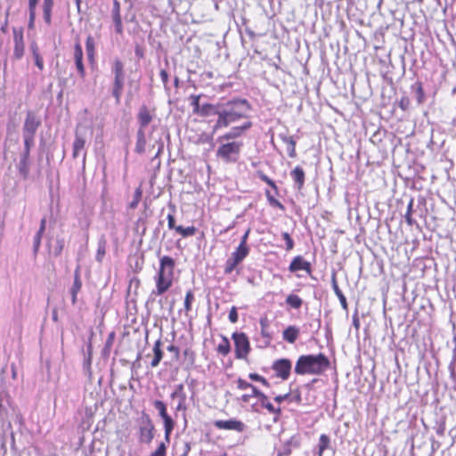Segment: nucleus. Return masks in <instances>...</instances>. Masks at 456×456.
I'll return each instance as SVG.
<instances>
[{"label":"nucleus","mask_w":456,"mask_h":456,"mask_svg":"<svg viewBox=\"0 0 456 456\" xmlns=\"http://www.w3.org/2000/svg\"><path fill=\"white\" fill-rule=\"evenodd\" d=\"M249 111V104L246 100H234L221 104L217 111V120L213 132L228 127L238 120L246 118Z\"/></svg>","instance_id":"nucleus-1"},{"label":"nucleus","mask_w":456,"mask_h":456,"mask_svg":"<svg viewBox=\"0 0 456 456\" xmlns=\"http://www.w3.org/2000/svg\"><path fill=\"white\" fill-rule=\"evenodd\" d=\"M329 365L330 361L323 354H306L298 357L294 370L298 375H319Z\"/></svg>","instance_id":"nucleus-2"},{"label":"nucleus","mask_w":456,"mask_h":456,"mask_svg":"<svg viewBox=\"0 0 456 456\" xmlns=\"http://www.w3.org/2000/svg\"><path fill=\"white\" fill-rule=\"evenodd\" d=\"M174 268L175 261L172 257L164 256L160 258L159 270L155 278L157 295H162L172 286Z\"/></svg>","instance_id":"nucleus-3"},{"label":"nucleus","mask_w":456,"mask_h":456,"mask_svg":"<svg viewBox=\"0 0 456 456\" xmlns=\"http://www.w3.org/2000/svg\"><path fill=\"white\" fill-rule=\"evenodd\" d=\"M242 146L241 142H222L216 151V157L226 163H234L239 159Z\"/></svg>","instance_id":"nucleus-4"},{"label":"nucleus","mask_w":456,"mask_h":456,"mask_svg":"<svg viewBox=\"0 0 456 456\" xmlns=\"http://www.w3.org/2000/svg\"><path fill=\"white\" fill-rule=\"evenodd\" d=\"M41 124L40 119L31 111L27 113L23 128H22V136L24 140V145L27 146H34L35 145V136L37 128Z\"/></svg>","instance_id":"nucleus-5"},{"label":"nucleus","mask_w":456,"mask_h":456,"mask_svg":"<svg viewBox=\"0 0 456 456\" xmlns=\"http://www.w3.org/2000/svg\"><path fill=\"white\" fill-rule=\"evenodd\" d=\"M153 405L155 409L158 410L159 416L163 419L165 429V440L168 444L170 441V435L175 427V421L167 414L166 404L162 401L156 400L154 401Z\"/></svg>","instance_id":"nucleus-6"},{"label":"nucleus","mask_w":456,"mask_h":456,"mask_svg":"<svg viewBox=\"0 0 456 456\" xmlns=\"http://www.w3.org/2000/svg\"><path fill=\"white\" fill-rule=\"evenodd\" d=\"M232 338L235 344V354L239 359H245L249 353L250 346L248 337L244 333H234Z\"/></svg>","instance_id":"nucleus-7"},{"label":"nucleus","mask_w":456,"mask_h":456,"mask_svg":"<svg viewBox=\"0 0 456 456\" xmlns=\"http://www.w3.org/2000/svg\"><path fill=\"white\" fill-rule=\"evenodd\" d=\"M154 426L148 416L142 418L139 428V439L142 443L150 444L153 439Z\"/></svg>","instance_id":"nucleus-8"},{"label":"nucleus","mask_w":456,"mask_h":456,"mask_svg":"<svg viewBox=\"0 0 456 456\" xmlns=\"http://www.w3.org/2000/svg\"><path fill=\"white\" fill-rule=\"evenodd\" d=\"M272 368L278 378L287 380L291 372L292 363L289 359H279L273 363Z\"/></svg>","instance_id":"nucleus-9"},{"label":"nucleus","mask_w":456,"mask_h":456,"mask_svg":"<svg viewBox=\"0 0 456 456\" xmlns=\"http://www.w3.org/2000/svg\"><path fill=\"white\" fill-rule=\"evenodd\" d=\"M12 34L14 41L13 58L15 60H20L23 57L25 50L23 29L14 28Z\"/></svg>","instance_id":"nucleus-10"},{"label":"nucleus","mask_w":456,"mask_h":456,"mask_svg":"<svg viewBox=\"0 0 456 456\" xmlns=\"http://www.w3.org/2000/svg\"><path fill=\"white\" fill-rule=\"evenodd\" d=\"M32 147L33 146L24 145L20 160L17 164L19 173L23 178H27L29 173V154Z\"/></svg>","instance_id":"nucleus-11"},{"label":"nucleus","mask_w":456,"mask_h":456,"mask_svg":"<svg viewBox=\"0 0 456 456\" xmlns=\"http://www.w3.org/2000/svg\"><path fill=\"white\" fill-rule=\"evenodd\" d=\"M214 426L218 429L234 430L238 432H243L245 429V424L237 419L216 420Z\"/></svg>","instance_id":"nucleus-12"},{"label":"nucleus","mask_w":456,"mask_h":456,"mask_svg":"<svg viewBox=\"0 0 456 456\" xmlns=\"http://www.w3.org/2000/svg\"><path fill=\"white\" fill-rule=\"evenodd\" d=\"M252 123L250 121L244 122L241 126L232 127L229 132L218 137L219 142L235 139L240 137L246 130L250 128Z\"/></svg>","instance_id":"nucleus-13"},{"label":"nucleus","mask_w":456,"mask_h":456,"mask_svg":"<svg viewBox=\"0 0 456 456\" xmlns=\"http://www.w3.org/2000/svg\"><path fill=\"white\" fill-rule=\"evenodd\" d=\"M86 145V138L85 135L79 131V129L76 130L75 140L73 142V151L72 157L77 159L80 156L82 151L85 149Z\"/></svg>","instance_id":"nucleus-14"},{"label":"nucleus","mask_w":456,"mask_h":456,"mask_svg":"<svg viewBox=\"0 0 456 456\" xmlns=\"http://www.w3.org/2000/svg\"><path fill=\"white\" fill-rule=\"evenodd\" d=\"M289 270L291 273H295L297 271L304 270L307 273H311V265L309 262L304 260L301 256H296L289 266Z\"/></svg>","instance_id":"nucleus-15"},{"label":"nucleus","mask_w":456,"mask_h":456,"mask_svg":"<svg viewBox=\"0 0 456 456\" xmlns=\"http://www.w3.org/2000/svg\"><path fill=\"white\" fill-rule=\"evenodd\" d=\"M9 404V395L5 387L4 379L0 376V415L6 411V405Z\"/></svg>","instance_id":"nucleus-16"},{"label":"nucleus","mask_w":456,"mask_h":456,"mask_svg":"<svg viewBox=\"0 0 456 456\" xmlns=\"http://www.w3.org/2000/svg\"><path fill=\"white\" fill-rule=\"evenodd\" d=\"M152 120V115L146 106H142L139 110L138 113V122L140 124L139 129H143L151 123Z\"/></svg>","instance_id":"nucleus-17"},{"label":"nucleus","mask_w":456,"mask_h":456,"mask_svg":"<svg viewBox=\"0 0 456 456\" xmlns=\"http://www.w3.org/2000/svg\"><path fill=\"white\" fill-rule=\"evenodd\" d=\"M290 175L296 183V186L300 190L305 183V172L302 167H296L290 173Z\"/></svg>","instance_id":"nucleus-18"},{"label":"nucleus","mask_w":456,"mask_h":456,"mask_svg":"<svg viewBox=\"0 0 456 456\" xmlns=\"http://www.w3.org/2000/svg\"><path fill=\"white\" fill-rule=\"evenodd\" d=\"M299 335V329L296 326H289L282 334L283 339L293 344Z\"/></svg>","instance_id":"nucleus-19"},{"label":"nucleus","mask_w":456,"mask_h":456,"mask_svg":"<svg viewBox=\"0 0 456 456\" xmlns=\"http://www.w3.org/2000/svg\"><path fill=\"white\" fill-rule=\"evenodd\" d=\"M124 85V76H115L114 86L112 94L115 97L117 102H119Z\"/></svg>","instance_id":"nucleus-20"},{"label":"nucleus","mask_w":456,"mask_h":456,"mask_svg":"<svg viewBox=\"0 0 456 456\" xmlns=\"http://www.w3.org/2000/svg\"><path fill=\"white\" fill-rule=\"evenodd\" d=\"M221 104L213 105L210 103L202 104L198 115L201 117H208L210 115H217Z\"/></svg>","instance_id":"nucleus-21"},{"label":"nucleus","mask_w":456,"mask_h":456,"mask_svg":"<svg viewBox=\"0 0 456 456\" xmlns=\"http://www.w3.org/2000/svg\"><path fill=\"white\" fill-rule=\"evenodd\" d=\"M136 137L135 151L139 154H142L145 152L146 147L145 131L143 129H138Z\"/></svg>","instance_id":"nucleus-22"},{"label":"nucleus","mask_w":456,"mask_h":456,"mask_svg":"<svg viewBox=\"0 0 456 456\" xmlns=\"http://www.w3.org/2000/svg\"><path fill=\"white\" fill-rule=\"evenodd\" d=\"M153 353H154V357L151 362V366L152 368H155L159 364V362L163 357V352L161 350V341L159 339L157 340L154 344Z\"/></svg>","instance_id":"nucleus-23"},{"label":"nucleus","mask_w":456,"mask_h":456,"mask_svg":"<svg viewBox=\"0 0 456 456\" xmlns=\"http://www.w3.org/2000/svg\"><path fill=\"white\" fill-rule=\"evenodd\" d=\"M254 395L258 398L262 406L268 410L269 412H275L273 405L268 401L267 396L260 392L257 388H254Z\"/></svg>","instance_id":"nucleus-24"},{"label":"nucleus","mask_w":456,"mask_h":456,"mask_svg":"<svg viewBox=\"0 0 456 456\" xmlns=\"http://www.w3.org/2000/svg\"><path fill=\"white\" fill-rule=\"evenodd\" d=\"M332 288H333V290H334L336 296L339 299L341 306L343 307V309L346 310L347 309V303H346V297L344 296V294L342 293V291L338 288V285L337 283L335 276H333V278H332Z\"/></svg>","instance_id":"nucleus-25"},{"label":"nucleus","mask_w":456,"mask_h":456,"mask_svg":"<svg viewBox=\"0 0 456 456\" xmlns=\"http://www.w3.org/2000/svg\"><path fill=\"white\" fill-rule=\"evenodd\" d=\"M248 252L249 248L248 246L239 245L232 254V256L240 263L248 255Z\"/></svg>","instance_id":"nucleus-26"},{"label":"nucleus","mask_w":456,"mask_h":456,"mask_svg":"<svg viewBox=\"0 0 456 456\" xmlns=\"http://www.w3.org/2000/svg\"><path fill=\"white\" fill-rule=\"evenodd\" d=\"M53 6V0H44V20L46 23L51 22V12Z\"/></svg>","instance_id":"nucleus-27"},{"label":"nucleus","mask_w":456,"mask_h":456,"mask_svg":"<svg viewBox=\"0 0 456 456\" xmlns=\"http://www.w3.org/2000/svg\"><path fill=\"white\" fill-rule=\"evenodd\" d=\"M283 142L287 144V151L289 157L294 158L296 156V142L291 136H283Z\"/></svg>","instance_id":"nucleus-28"},{"label":"nucleus","mask_w":456,"mask_h":456,"mask_svg":"<svg viewBox=\"0 0 456 456\" xmlns=\"http://www.w3.org/2000/svg\"><path fill=\"white\" fill-rule=\"evenodd\" d=\"M286 303L294 309H298L303 304V300L295 294H289L286 298Z\"/></svg>","instance_id":"nucleus-29"},{"label":"nucleus","mask_w":456,"mask_h":456,"mask_svg":"<svg viewBox=\"0 0 456 456\" xmlns=\"http://www.w3.org/2000/svg\"><path fill=\"white\" fill-rule=\"evenodd\" d=\"M330 444V439L327 435H321L319 439V456H322L323 452L329 448Z\"/></svg>","instance_id":"nucleus-30"},{"label":"nucleus","mask_w":456,"mask_h":456,"mask_svg":"<svg viewBox=\"0 0 456 456\" xmlns=\"http://www.w3.org/2000/svg\"><path fill=\"white\" fill-rule=\"evenodd\" d=\"M196 231L197 230L194 226L184 228L181 225H178L177 228H175V232L184 238L193 236L196 233Z\"/></svg>","instance_id":"nucleus-31"},{"label":"nucleus","mask_w":456,"mask_h":456,"mask_svg":"<svg viewBox=\"0 0 456 456\" xmlns=\"http://www.w3.org/2000/svg\"><path fill=\"white\" fill-rule=\"evenodd\" d=\"M86 45V53H87L88 59L90 61H92L94 59V38L91 36L87 37Z\"/></svg>","instance_id":"nucleus-32"},{"label":"nucleus","mask_w":456,"mask_h":456,"mask_svg":"<svg viewBox=\"0 0 456 456\" xmlns=\"http://www.w3.org/2000/svg\"><path fill=\"white\" fill-rule=\"evenodd\" d=\"M64 247V240L62 238H58L56 240V242L53 246L51 247V251L55 256H58L61 255L62 249Z\"/></svg>","instance_id":"nucleus-33"},{"label":"nucleus","mask_w":456,"mask_h":456,"mask_svg":"<svg viewBox=\"0 0 456 456\" xmlns=\"http://www.w3.org/2000/svg\"><path fill=\"white\" fill-rule=\"evenodd\" d=\"M81 287H82V282L80 281L79 272L77 270L75 272L74 282L70 289V294H77L80 291Z\"/></svg>","instance_id":"nucleus-34"},{"label":"nucleus","mask_w":456,"mask_h":456,"mask_svg":"<svg viewBox=\"0 0 456 456\" xmlns=\"http://www.w3.org/2000/svg\"><path fill=\"white\" fill-rule=\"evenodd\" d=\"M105 252H106V240L102 239L98 243V248H97V253H96V260L98 262H102V260L105 255Z\"/></svg>","instance_id":"nucleus-35"},{"label":"nucleus","mask_w":456,"mask_h":456,"mask_svg":"<svg viewBox=\"0 0 456 456\" xmlns=\"http://www.w3.org/2000/svg\"><path fill=\"white\" fill-rule=\"evenodd\" d=\"M239 264H240V262L231 256V257H229L225 263V266H224L225 273H231Z\"/></svg>","instance_id":"nucleus-36"},{"label":"nucleus","mask_w":456,"mask_h":456,"mask_svg":"<svg viewBox=\"0 0 456 456\" xmlns=\"http://www.w3.org/2000/svg\"><path fill=\"white\" fill-rule=\"evenodd\" d=\"M178 397L179 399H181V401L183 400H186V395L183 391V384H179L175 387V391L171 394V398H176Z\"/></svg>","instance_id":"nucleus-37"},{"label":"nucleus","mask_w":456,"mask_h":456,"mask_svg":"<svg viewBox=\"0 0 456 456\" xmlns=\"http://www.w3.org/2000/svg\"><path fill=\"white\" fill-rule=\"evenodd\" d=\"M217 352L223 355H226L230 352V344L227 338H224L217 346Z\"/></svg>","instance_id":"nucleus-38"},{"label":"nucleus","mask_w":456,"mask_h":456,"mask_svg":"<svg viewBox=\"0 0 456 456\" xmlns=\"http://www.w3.org/2000/svg\"><path fill=\"white\" fill-rule=\"evenodd\" d=\"M194 300V295L191 290H188L185 295L184 298V308L185 311L188 313L191 310V304Z\"/></svg>","instance_id":"nucleus-39"},{"label":"nucleus","mask_w":456,"mask_h":456,"mask_svg":"<svg viewBox=\"0 0 456 456\" xmlns=\"http://www.w3.org/2000/svg\"><path fill=\"white\" fill-rule=\"evenodd\" d=\"M237 387L240 390H247V389H250L252 391V395H254V388H256L255 386L251 385L250 383L241 379H239L238 381H237Z\"/></svg>","instance_id":"nucleus-40"},{"label":"nucleus","mask_w":456,"mask_h":456,"mask_svg":"<svg viewBox=\"0 0 456 456\" xmlns=\"http://www.w3.org/2000/svg\"><path fill=\"white\" fill-rule=\"evenodd\" d=\"M141 198H142V190L140 188H137L134 191V200L130 203V208L133 209L136 208L139 204V201L141 200Z\"/></svg>","instance_id":"nucleus-41"},{"label":"nucleus","mask_w":456,"mask_h":456,"mask_svg":"<svg viewBox=\"0 0 456 456\" xmlns=\"http://www.w3.org/2000/svg\"><path fill=\"white\" fill-rule=\"evenodd\" d=\"M200 95H191V106L193 107V113L198 114L201 105L200 104Z\"/></svg>","instance_id":"nucleus-42"},{"label":"nucleus","mask_w":456,"mask_h":456,"mask_svg":"<svg viewBox=\"0 0 456 456\" xmlns=\"http://www.w3.org/2000/svg\"><path fill=\"white\" fill-rule=\"evenodd\" d=\"M123 68V63L119 60H116L113 63L115 76H124Z\"/></svg>","instance_id":"nucleus-43"},{"label":"nucleus","mask_w":456,"mask_h":456,"mask_svg":"<svg viewBox=\"0 0 456 456\" xmlns=\"http://www.w3.org/2000/svg\"><path fill=\"white\" fill-rule=\"evenodd\" d=\"M248 378L251 379V380H254V381H257V382H260L262 383L264 386L265 387H269V382L266 380V379H265L264 377L260 376L259 374H256V373H250L248 375Z\"/></svg>","instance_id":"nucleus-44"},{"label":"nucleus","mask_w":456,"mask_h":456,"mask_svg":"<svg viewBox=\"0 0 456 456\" xmlns=\"http://www.w3.org/2000/svg\"><path fill=\"white\" fill-rule=\"evenodd\" d=\"M167 446L165 443H161L157 450L151 456H166Z\"/></svg>","instance_id":"nucleus-45"},{"label":"nucleus","mask_w":456,"mask_h":456,"mask_svg":"<svg viewBox=\"0 0 456 456\" xmlns=\"http://www.w3.org/2000/svg\"><path fill=\"white\" fill-rule=\"evenodd\" d=\"M282 237H283L284 240L286 241V249L288 251L291 250L294 248L293 240L291 239V237L289 236V234L288 232H283Z\"/></svg>","instance_id":"nucleus-46"},{"label":"nucleus","mask_w":456,"mask_h":456,"mask_svg":"<svg viewBox=\"0 0 456 456\" xmlns=\"http://www.w3.org/2000/svg\"><path fill=\"white\" fill-rule=\"evenodd\" d=\"M266 196L271 206L278 208L280 209L284 208L283 205L279 200H275L273 196H271L268 191L266 192Z\"/></svg>","instance_id":"nucleus-47"},{"label":"nucleus","mask_w":456,"mask_h":456,"mask_svg":"<svg viewBox=\"0 0 456 456\" xmlns=\"http://www.w3.org/2000/svg\"><path fill=\"white\" fill-rule=\"evenodd\" d=\"M74 59L75 61L83 59V50L80 44H76L74 48Z\"/></svg>","instance_id":"nucleus-48"},{"label":"nucleus","mask_w":456,"mask_h":456,"mask_svg":"<svg viewBox=\"0 0 456 456\" xmlns=\"http://www.w3.org/2000/svg\"><path fill=\"white\" fill-rule=\"evenodd\" d=\"M113 21L115 23V28H116V31L118 33H121L122 32V21H121V17L120 15H115L113 17Z\"/></svg>","instance_id":"nucleus-49"},{"label":"nucleus","mask_w":456,"mask_h":456,"mask_svg":"<svg viewBox=\"0 0 456 456\" xmlns=\"http://www.w3.org/2000/svg\"><path fill=\"white\" fill-rule=\"evenodd\" d=\"M167 225L170 230H175L178 225H175V216L173 213L167 215Z\"/></svg>","instance_id":"nucleus-50"},{"label":"nucleus","mask_w":456,"mask_h":456,"mask_svg":"<svg viewBox=\"0 0 456 456\" xmlns=\"http://www.w3.org/2000/svg\"><path fill=\"white\" fill-rule=\"evenodd\" d=\"M411 210H412V201H411L407 208V213L405 214V220L409 225L412 224V218H411Z\"/></svg>","instance_id":"nucleus-51"},{"label":"nucleus","mask_w":456,"mask_h":456,"mask_svg":"<svg viewBox=\"0 0 456 456\" xmlns=\"http://www.w3.org/2000/svg\"><path fill=\"white\" fill-rule=\"evenodd\" d=\"M229 320L231 322L235 323L238 321L237 308L232 306L229 313Z\"/></svg>","instance_id":"nucleus-52"},{"label":"nucleus","mask_w":456,"mask_h":456,"mask_svg":"<svg viewBox=\"0 0 456 456\" xmlns=\"http://www.w3.org/2000/svg\"><path fill=\"white\" fill-rule=\"evenodd\" d=\"M42 235H43V233H40V232H37V234L34 237V251L35 252H37V250L39 248V246H40V243H41Z\"/></svg>","instance_id":"nucleus-53"},{"label":"nucleus","mask_w":456,"mask_h":456,"mask_svg":"<svg viewBox=\"0 0 456 456\" xmlns=\"http://www.w3.org/2000/svg\"><path fill=\"white\" fill-rule=\"evenodd\" d=\"M33 58L35 60L36 66L40 70H43L44 69V61H43V58L41 57V55L39 54V55L34 56Z\"/></svg>","instance_id":"nucleus-54"},{"label":"nucleus","mask_w":456,"mask_h":456,"mask_svg":"<svg viewBox=\"0 0 456 456\" xmlns=\"http://www.w3.org/2000/svg\"><path fill=\"white\" fill-rule=\"evenodd\" d=\"M75 63H76V67H77L80 76L82 77H85V68H84L82 60L75 61Z\"/></svg>","instance_id":"nucleus-55"},{"label":"nucleus","mask_w":456,"mask_h":456,"mask_svg":"<svg viewBox=\"0 0 456 456\" xmlns=\"http://www.w3.org/2000/svg\"><path fill=\"white\" fill-rule=\"evenodd\" d=\"M167 349L168 352L173 353L176 359L179 357V348L175 345L168 346Z\"/></svg>","instance_id":"nucleus-56"},{"label":"nucleus","mask_w":456,"mask_h":456,"mask_svg":"<svg viewBox=\"0 0 456 456\" xmlns=\"http://www.w3.org/2000/svg\"><path fill=\"white\" fill-rule=\"evenodd\" d=\"M119 9H120V5H119V3L115 0L114 1V6H113V11H112V16L114 17L115 15H120L119 13Z\"/></svg>","instance_id":"nucleus-57"},{"label":"nucleus","mask_w":456,"mask_h":456,"mask_svg":"<svg viewBox=\"0 0 456 456\" xmlns=\"http://www.w3.org/2000/svg\"><path fill=\"white\" fill-rule=\"evenodd\" d=\"M30 50L32 52L33 57L40 54L39 53V50H38V46H37V45L36 43H32L30 45Z\"/></svg>","instance_id":"nucleus-58"},{"label":"nucleus","mask_w":456,"mask_h":456,"mask_svg":"<svg viewBox=\"0 0 456 456\" xmlns=\"http://www.w3.org/2000/svg\"><path fill=\"white\" fill-rule=\"evenodd\" d=\"M175 410H176V411H185L186 410L185 400L181 401V399H179V403H178Z\"/></svg>","instance_id":"nucleus-59"},{"label":"nucleus","mask_w":456,"mask_h":456,"mask_svg":"<svg viewBox=\"0 0 456 456\" xmlns=\"http://www.w3.org/2000/svg\"><path fill=\"white\" fill-rule=\"evenodd\" d=\"M159 75H160L162 82L166 85L168 81L167 72L166 70L162 69V70H160Z\"/></svg>","instance_id":"nucleus-60"},{"label":"nucleus","mask_w":456,"mask_h":456,"mask_svg":"<svg viewBox=\"0 0 456 456\" xmlns=\"http://www.w3.org/2000/svg\"><path fill=\"white\" fill-rule=\"evenodd\" d=\"M249 232H250V230L248 229V230L244 233V235L242 236L240 245L248 246V245H247V240H248V237Z\"/></svg>","instance_id":"nucleus-61"},{"label":"nucleus","mask_w":456,"mask_h":456,"mask_svg":"<svg viewBox=\"0 0 456 456\" xmlns=\"http://www.w3.org/2000/svg\"><path fill=\"white\" fill-rule=\"evenodd\" d=\"M263 180L267 183L269 184L271 187H273V189L277 190V187L274 183V182L273 180H271L270 178H268L267 176L264 175L263 176Z\"/></svg>","instance_id":"nucleus-62"},{"label":"nucleus","mask_w":456,"mask_h":456,"mask_svg":"<svg viewBox=\"0 0 456 456\" xmlns=\"http://www.w3.org/2000/svg\"><path fill=\"white\" fill-rule=\"evenodd\" d=\"M39 0H29L28 1V7H29V10H33V11H36V6Z\"/></svg>","instance_id":"nucleus-63"},{"label":"nucleus","mask_w":456,"mask_h":456,"mask_svg":"<svg viewBox=\"0 0 456 456\" xmlns=\"http://www.w3.org/2000/svg\"><path fill=\"white\" fill-rule=\"evenodd\" d=\"M252 392L250 394H245L241 396V400L244 403H248L250 398L253 397Z\"/></svg>","instance_id":"nucleus-64"}]
</instances>
